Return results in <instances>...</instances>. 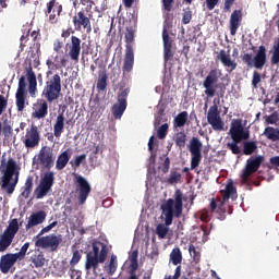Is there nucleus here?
Here are the masks:
<instances>
[{
  "label": "nucleus",
  "instance_id": "obj_1",
  "mask_svg": "<svg viewBox=\"0 0 279 279\" xmlns=\"http://www.w3.org/2000/svg\"><path fill=\"white\" fill-rule=\"evenodd\" d=\"M184 194L181 190H175L174 198H168L166 204L161 205L162 215L165 217V223H159L156 227V234L158 239H167L169 234V227L173 223V217L180 219L182 217V210Z\"/></svg>",
  "mask_w": 279,
  "mask_h": 279
},
{
  "label": "nucleus",
  "instance_id": "obj_2",
  "mask_svg": "<svg viewBox=\"0 0 279 279\" xmlns=\"http://www.w3.org/2000/svg\"><path fill=\"white\" fill-rule=\"evenodd\" d=\"M221 197L211 198L209 203L210 213L216 214V219H219V221H226V217L228 215H232L234 213V208H232V205H230L231 202L236 201L239 195L236 194V187H234V183L230 181L225 190L220 191Z\"/></svg>",
  "mask_w": 279,
  "mask_h": 279
},
{
  "label": "nucleus",
  "instance_id": "obj_3",
  "mask_svg": "<svg viewBox=\"0 0 279 279\" xmlns=\"http://www.w3.org/2000/svg\"><path fill=\"white\" fill-rule=\"evenodd\" d=\"M20 171L21 168H19L16 161L13 158H9L7 162V169L4 170V174L2 177L1 185V187L7 191L8 195H12V193H14L16 184H19Z\"/></svg>",
  "mask_w": 279,
  "mask_h": 279
},
{
  "label": "nucleus",
  "instance_id": "obj_4",
  "mask_svg": "<svg viewBox=\"0 0 279 279\" xmlns=\"http://www.w3.org/2000/svg\"><path fill=\"white\" fill-rule=\"evenodd\" d=\"M171 27H173V15L167 13L162 28L165 62L173 60V57L175 56V52L173 51V40L169 37V29H171Z\"/></svg>",
  "mask_w": 279,
  "mask_h": 279
},
{
  "label": "nucleus",
  "instance_id": "obj_5",
  "mask_svg": "<svg viewBox=\"0 0 279 279\" xmlns=\"http://www.w3.org/2000/svg\"><path fill=\"white\" fill-rule=\"evenodd\" d=\"M62 93V78L60 74H54L50 81L46 82V86L43 89V97L48 104H53V101L60 99V94Z\"/></svg>",
  "mask_w": 279,
  "mask_h": 279
},
{
  "label": "nucleus",
  "instance_id": "obj_6",
  "mask_svg": "<svg viewBox=\"0 0 279 279\" xmlns=\"http://www.w3.org/2000/svg\"><path fill=\"white\" fill-rule=\"evenodd\" d=\"M92 247L93 251L86 254V271H90V269H94V271H96L97 267H99V263H106V258H108V246L102 244L100 252L97 244L94 243Z\"/></svg>",
  "mask_w": 279,
  "mask_h": 279
},
{
  "label": "nucleus",
  "instance_id": "obj_7",
  "mask_svg": "<svg viewBox=\"0 0 279 279\" xmlns=\"http://www.w3.org/2000/svg\"><path fill=\"white\" fill-rule=\"evenodd\" d=\"M241 58L242 62H244L246 66H255L262 71L263 66L267 64V48H265V46H259L254 57L252 53H244L241 56Z\"/></svg>",
  "mask_w": 279,
  "mask_h": 279
},
{
  "label": "nucleus",
  "instance_id": "obj_8",
  "mask_svg": "<svg viewBox=\"0 0 279 279\" xmlns=\"http://www.w3.org/2000/svg\"><path fill=\"white\" fill-rule=\"evenodd\" d=\"M17 232L19 219L14 218L10 221L3 234L0 235V252H5L12 245Z\"/></svg>",
  "mask_w": 279,
  "mask_h": 279
},
{
  "label": "nucleus",
  "instance_id": "obj_9",
  "mask_svg": "<svg viewBox=\"0 0 279 279\" xmlns=\"http://www.w3.org/2000/svg\"><path fill=\"white\" fill-rule=\"evenodd\" d=\"M53 184H56V173L53 171L45 172L44 178L40 179L39 185L35 190L36 198L43 199V197H47Z\"/></svg>",
  "mask_w": 279,
  "mask_h": 279
},
{
  "label": "nucleus",
  "instance_id": "obj_10",
  "mask_svg": "<svg viewBox=\"0 0 279 279\" xmlns=\"http://www.w3.org/2000/svg\"><path fill=\"white\" fill-rule=\"evenodd\" d=\"M219 77H221V71L218 69H213L209 71L207 76L203 82V86L205 88V95L209 98L215 97L217 93V82H219Z\"/></svg>",
  "mask_w": 279,
  "mask_h": 279
},
{
  "label": "nucleus",
  "instance_id": "obj_11",
  "mask_svg": "<svg viewBox=\"0 0 279 279\" xmlns=\"http://www.w3.org/2000/svg\"><path fill=\"white\" fill-rule=\"evenodd\" d=\"M204 144L199 141L198 137H192L187 145L189 151L192 156L191 158V169H197L199 167V162H202V148Z\"/></svg>",
  "mask_w": 279,
  "mask_h": 279
},
{
  "label": "nucleus",
  "instance_id": "obj_12",
  "mask_svg": "<svg viewBox=\"0 0 279 279\" xmlns=\"http://www.w3.org/2000/svg\"><path fill=\"white\" fill-rule=\"evenodd\" d=\"M232 141H247L250 140V129L243 126V120L233 119L229 130Z\"/></svg>",
  "mask_w": 279,
  "mask_h": 279
},
{
  "label": "nucleus",
  "instance_id": "obj_13",
  "mask_svg": "<svg viewBox=\"0 0 279 279\" xmlns=\"http://www.w3.org/2000/svg\"><path fill=\"white\" fill-rule=\"evenodd\" d=\"M62 243V235H57L56 233H51L46 236L39 238L35 245L36 247H41L43 250H51V252H56L60 244Z\"/></svg>",
  "mask_w": 279,
  "mask_h": 279
},
{
  "label": "nucleus",
  "instance_id": "obj_14",
  "mask_svg": "<svg viewBox=\"0 0 279 279\" xmlns=\"http://www.w3.org/2000/svg\"><path fill=\"white\" fill-rule=\"evenodd\" d=\"M207 123L211 125L215 132H223V125H226V123H223V120L221 119V112L217 105L209 107L207 112Z\"/></svg>",
  "mask_w": 279,
  "mask_h": 279
},
{
  "label": "nucleus",
  "instance_id": "obj_15",
  "mask_svg": "<svg viewBox=\"0 0 279 279\" xmlns=\"http://www.w3.org/2000/svg\"><path fill=\"white\" fill-rule=\"evenodd\" d=\"M128 95H130V88H125L118 94V102L111 109L114 119H121L125 110H128Z\"/></svg>",
  "mask_w": 279,
  "mask_h": 279
},
{
  "label": "nucleus",
  "instance_id": "obj_16",
  "mask_svg": "<svg viewBox=\"0 0 279 279\" xmlns=\"http://www.w3.org/2000/svg\"><path fill=\"white\" fill-rule=\"evenodd\" d=\"M72 23L74 25L75 32H82V29H85L86 34H90V32H93L90 17L86 16V13H84V11H78L72 17Z\"/></svg>",
  "mask_w": 279,
  "mask_h": 279
},
{
  "label": "nucleus",
  "instance_id": "obj_17",
  "mask_svg": "<svg viewBox=\"0 0 279 279\" xmlns=\"http://www.w3.org/2000/svg\"><path fill=\"white\" fill-rule=\"evenodd\" d=\"M74 177H75V182L77 184L78 203L81 205H84L86 204V199H88V196L90 195V191H92L90 183H88V181L80 174L74 173Z\"/></svg>",
  "mask_w": 279,
  "mask_h": 279
},
{
  "label": "nucleus",
  "instance_id": "obj_18",
  "mask_svg": "<svg viewBox=\"0 0 279 279\" xmlns=\"http://www.w3.org/2000/svg\"><path fill=\"white\" fill-rule=\"evenodd\" d=\"M23 143L26 149H34L40 145V131L38 126L33 124L31 129L26 130Z\"/></svg>",
  "mask_w": 279,
  "mask_h": 279
},
{
  "label": "nucleus",
  "instance_id": "obj_19",
  "mask_svg": "<svg viewBox=\"0 0 279 279\" xmlns=\"http://www.w3.org/2000/svg\"><path fill=\"white\" fill-rule=\"evenodd\" d=\"M38 160L39 165L49 171V169L53 167V162H56V155H53V149H51L49 146L41 147L38 154Z\"/></svg>",
  "mask_w": 279,
  "mask_h": 279
},
{
  "label": "nucleus",
  "instance_id": "obj_20",
  "mask_svg": "<svg viewBox=\"0 0 279 279\" xmlns=\"http://www.w3.org/2000/svg\"><path fill=\"white\" fill-rule=\"evenodd\" d=\"M264 160L265 157L263 156H257L253 159H247L245 169L243 170L242 173V180H244V182H247V180H250V177L253 173H256L258 169H260V165H263Z\"/></svg>",
  "mask_w": 279,
  "mask_h": 279
},
{
  "label": "nucleus",
  "instance_id": "obj_21",
  "mask_svg": "<svg viewBox=\"0 0 279 279\" xmlns=\"http://www.w3.org/2000/svg\"><path fill=\"white\" fill-rule=\"evenodd\" d=\"M32 119H45L49 114V102L45 99H37L32 107Z\"/></svg>",
  "mask_w": 279,
  "mask_h": 279
},
{
  "label": "nucleus",
  "instance_id": "obj_22",
  "mask_svg": "<svg viewBox=\"0 0 279 279\" xmlns=\"http://www.w3.org/2000/svg\"><path fill=\"white\" fill-rule=\"evenodd\" d=\"M80 53H82V39L77 36L71 37V44L69 46V56L73 62H80Z\"/></svg>",
  "mask_w": 279,
  "mask_h": 279
},
{
  "label": "nucleus",
  "instance_id": "obj_23",
  "mask_svg": "<svg viewBox=\"0 0 279 279\" xmlns=\"http://www.w3.org/2000/svg\"><path fill=\"white\" fill-rule=\"evenodd\" d=\"M64 132V113H59L57 116L56 122L53 124V133L48 134L47 141L53 143L56 138H60Z\"/></svg>",
  "mask_w": 279,
  "mask_h": 279
},
{
  "label": "nucleus",
  "instance_id": "obj_24",
  "mask_svg": "<svg viewBox=\"0 0 279 279\" xmlns=\"http://www.w3.org/2000/svg\"><path fill=\"white\" fill-rule=\"evenodd\" d=\"M16 260H19V255L8 253L5 255H2L0 258V270L2 274H9L10 269L14 267L16 264Z\"/></svg>",
  "mask_w": 279,
  "mask_h": 279
},
{
  "label": "nucleus",
  "instance_id": "obj_25",
  "mask_svg": "<svg viewBox=\"0 0 279 279\" xmlns=\"http://www.w3.org/2000/svg\"><path fill=\"white\" fill-rule=\"evenodd\" d=\"M46 14H50L49 21H51V23H58L57 16H60V14H62V4H60L57 0H50L47 3Z\"/></svg>",
  "mask_w": 279,
  "mask_h": 279
},
{
  "label": "nucleus",
  "instance_id": "obj_26",
  "mask_svg": "<svg viewBox=\"0 0 279 279\" xmlns=\"http://www.w3.org/2000/svg\"><path fill=\"white\" fill-rule=\"evenodd\" d=\"M133 69H134V48L132 47V45H129L126 46L122 71L123 73H132Z\"/></svg>",
  "mask_w": 279,
  "mask_h": 279
},
{
  "label": "nucleus",
  "instance_id": "obj_27",
  "mask_svg": "<svg viewBox=\"0 0 279 279\" xmlns=\"http://www.w3.org/2000/svg\"><path fill=\"white\" fill-rule=\"evenodd\" d=\"M241 21H243V13L241 10H234L230 16V34L236 36L239 27H241Z\"/></svg>",
  "mask_w": 279,
  "mask_h": 279
},
{
  "label": "nucleus",
  "instance_id": "obj_28",
  "mask_svg": "<svg viewBox=\"0 0 279 279\" xmlns=\"http://www.w3.org/2000/svg\"><path fill=\"white\" fill-rule=\"evenodd\" d=\"M45 219H47V213H45V210H39L31 215L25 227L26 230H29L31 228H34L36 226H40V223H43Z\"/></svg>",
  "mask_w": 279,
  "mask_h": 279
},
{
  "label": "nucleus",
  "instance_id": "obj_29",
  "mask_svg": "<svg viewBox=\"0 0 279 279\" xmlns=\"http://www.w3.org/2000/svg\"><path fill=\"white\" fill-rule=\"evenodd\" d=\"M218 59L220 60L221 64L227 68L229 73H232V71L236 70V63L234 60H232L230 54L226 53V50H220Z\"/></svg>",
  "mask_w": 279,
  "mask_h": 279
},
{
  "label": "nucleus",
  "instance_id": "obj_30",
  "mask_svg": "<svg viewBox=\"0 0 279 279\" xmlns=\"http://www.w3.org/2000/svg\"><path fill=\"white\" fill-rule=\"evenodd\" d=\"M69 160H71V150L66 149L58 156L56 169L62 171L69 165Z\"/></svg>",
  "mask_w": 279,
  "mask_h": 279
},
{
  "label": "nucleus",
  "instance_id": "obj_31",
  "mask_svg": "<svg viewBox=\"0 0 279 279\" xmlns=\"http://www.w3.org/2000/svg\"><path fill=\"white\" fill-rule=\"evenodd\" d=\"M27 82H28V93L32 97L36 95L38 82L36 81V73L31 70H27L26 73Z\"/></svg>",
  "mask_w": 279,
  "mask_h": 279
},
{
  "label": "nucleus",
  "instance_id": "obj_32",
  "mask_svg": "<svg viewBox=\"0 0 279 279\" xmlns=\"http://www.w3.org/2000/svg\"><path fill=\"white\" fill-rule=\"evenodd\" d=\"M31 267L40 268L45 267V263H47V259H45V254H43V252H35L31 256Z\"/></svg>",
  "mask_w": 279,
  "mask_h": 279
},
{
  "label": "nucleus",
  "instance_id": "obj_33",
  "mask_svg": "<svg viewBox=\"0 0 279 279\" xmlns=\"http://www.w3.org/2000/svg\"><path fill=\"white\" fill-rule=\"evenodd\" d=\"M189 121V112L182 111L178 113V116L173 119V130H178V128H184L186 122Z\"/></svg>",
  "mask_w": 279,
  "mask_h": 279
},
{
  "label": "nucleus",
  "instance_id": "obj_34",
  "mask_svg": "<svg viewBox=\"0 0 279 279\" xmlns=\"http://www.w3.org/2000/svg\"><path fill=\"white\" fill-rule=\"evenodd\" d=\"M33 189H34V177L28 175L26 178L24 186L22 187V192H21L22 197H24V199H27L29 195H32Z\"/></svg>",
  "mask_w": 279,
  "mask_h": 279
},
{
  "label": "nucleus",
  "instance_id": "obj_35",
  "mask_svg": "<svg viewBox=\"0 0 279 279\" xmlns=\"http://www.w3.org/2000/svg\"><path fill=\"white\" fill-rule=\"evenodd\" d=\"M96 88L98 90H106V88H108V74L106 73V70L99 72V78Z\"/></svg>",
  "mask_w": 279,
  "mask_h": 279
},
{
  "label": "nucleus",
  "instance_id": "obj_36",
  "mask_svg": "<svg viewBox=\"0 0 279 279\" xmlns=\"http://www.w3.org/2000/svg\"><path fill=\"white\" fill-rule=\"evenodd\" d=\"M174 143L179 149H184L186 147V133L184 131H180L174 135Z\"/></svg>",
  "mask_w": 279,
  "mask_h": 279
},
{
  "label": "nucleus",
  "instance_id": "obj_37",
  "mask_svg": "<svg viewBox=\"0 0 279 279\" xmlns=\"http://www.w3.org/2000/svg\"><path fill=\"white\" fill-rule=\"evenodd\" d=\"M264 136H266V138H268V141H279V130L278 129H274L272 126H267L264 131Z\"/></svg>",
  "mask_w": 279,
  "mask_h": 279
},
{
  "label": "nucleus",
  "instance_id": "obj_38",
  "mask_svg": "<svg viewBox=\"0 0 279 279\" xmlns=\"http://www.w3.org/2000/svg\"><path fill=\"white\" fill-rule=\"evenodd\" d=\"M29 60H33L34 62H38V60H40V43L37 41L33 47H31Z\"/></svg>",
  "mask_w": 279,
  "mask_h": 279
},
{
  "label": "nucleus",
  "instance_id": "obj_39",
  "mask_svg": "<svg viewBox=\"0 0 279 279\" xmlns=\"http://www.w3.org/2000/svg\"><path fill=\"white\" fill-rule=\"evenodd\" d=\"M170 260L172 265H180L182 263V251L180 247H174L170 253Z\"/></svg>",
  "mask_w": 279,
  "mask_h": 279
},
{
  "label": "nucleus",
  "instance_id": "obj_40",
  "mask_svg": "<svg viewBox=\"0 0 279 279\" xmlns=\"http://www.w3.org/2000/svg\"><path fill=\"white\" fill-rule=\"evenodd\" d=\"M270 53H272L271 64H279V37L275 39V44L270 50Z\"/></svg>",
  "mask_w": 279,
  "mask_h": 279
},
{
  "label": "nucleus",
  "instance_id": "obj_41",
  "mask_svg": "<svg viewBox=\"0 0 279 279\" xmlns=\"http://www.w3.org/2000/svg\"><path fill=\"white\" fill-rule=\"evenodd\" d=\"M256 149H258L256 142H244V144H243L244 156H252V154H254V151H256Z\"/></svg>",
  "mask_w": 279,
  "mask_h": 279
},
{
  "label": "nucleus",
  "instance_id": "obj_42",
  "mask_svg": "<svg viewBox=\"0 0 279 279\" xmlns=\"http://www.w3.org/2000/svg\"><path fill=\"white\" fill-rule=\"evenodd\" d=\"M118 267H119V260L117 259V255L112 254L108 265L109 276H114Z\"/></svg>",
  "mask_w": 279,
  "mask_h": 279
},
{
  "label": "nucleus",
  "instance_id": "obj_43",
  "mask_svg": "<svg viewBox=\"0 0 279 279\" xmlns=\"http://www.w3.org/2000/svg\"><path fill=\"white\" fill-rule=\"evenodd\" d=\"M17 112L25 110V94H15Z\"/></svg>",
  "mask_w": 279,
  "mask_h": 279
},
{
  "label": "nucleus",
  "instance_id": "obj_44",
  "mask_svg": "<svg viewBox=\"0 0 279 279\" xmlns=\"http://www.w3.org/2000/svg\"><path fill=\"white\" fill-rule=\"evenodd\" d=\"M136 32L134 31V27L132 26H129L126 27V33L124 35V38H125V43H126V49H128V46L132 45V43H134V34Z\"/></svg>",
  "mask_w": 279,
  "mask_h": 279
},
{
  "label": "nucleus",
  "instance_id": "obj_45",
  "mask_svg": "<svg viewBox=\"0 0 279 279\" xmlns=\"http://www.w3.org/2000/svg\"><path fill=\"white\" fill-rule=\"evenodd\" d=\"M167 134H169V124L165 123L157 130V136L160 141L167 138Z\"/></svg>",
  "mask_w": 279,
  "mask_h": 279
},
{
  "label": "nucleus",
  "instance_id": "obj_46",
  "mask_svg": "<svg viewBox=\"0 0 279 279\" xmlns=\"http://www.w3.org/2000/svg\"><path fill=\"white\" fill-rule=\"evenodd\" d=\"M239 143H241V141H232V143L227 144L228 149H230V151L235 156L241 154V147H239Z\"/></svg>",
  "mask_w": 279,
  "mask_h": 279
},
{
  "label": "nucleus",
  "instance_id": "obj_47",
  "mask_svg": "<svg viewBox=\"0 0 279 279\" xmlns=\"http://www.w3.org/2000/svg\"><path fill=\"white\" fill-rule=\"evenodd\" d=\"M180 180H182V174H180V172L171 171L167 182L168 184H178Z\"/></svg>",
  "mask_w": 279,
  "mask_h": 279
},
{
  "label": "nucleus",
  "instance_id": "obj_48",
  "mask_svg": "<svg viewBox=\"0 0 279 279\" xmlns=\"http://www.w3.org/2000/svg\"><path fill=\"white\" fill-rule=\"evenodd\" d=\"M193 19V12L191 11V8H186L183 10V17L182 23L183 25H189Z\"/></svg>",
  "mask_w": 279,
  "mask_h": 279
},
{
  "label": "nucleus",
  "instance_id": "obj_49",
  "mask_svg": "<svg viewBox=\"0 0 279 279\" xmlns=\"http://www.w3.org/2000/svg\"><path fill=\"white\" fill-rule=\"evenodd\" d=\"M27 250H29V243H25L19 253H14L15 256H17L19 260H23V258H25V255L27 254Z\"/></svg>",
  "mask_w": 279,
  "mask_h": 279
},
{
  "label": "nucleus",
  "instance_id": "obj_50",
  "mask_svg": "<svg viewBox=\"0 0 279 279\" xmlns=\"http://www.w3.org/2000/svg\"><path fill=\"white\" fill-rule=\"evenodd\" d=\"M25 88H27V83L25 82V76H21L19 80V87L16 94L25 95Z\"/></svg>",
  "mask_w": 279,
  "mask_h": 279
},
{
  "label": "nucleus",
  "instance_id": "obj_51",
  "mask_svg": "<svg viewBox=\"0 0 279 279\" xmlns=\"http://www.w3.org/2000/svg\"><path fill=\"white\" fill-rule=\"evenodd\" d=\"M189 253H190V256L193 257L195 263H197L199 260L201 255H199V252L197 251V248H195V245H193V244L189 245Z\"/></svg>",
  "mask_w": 279,
  "mask_h": 279
},
{
  "label": "nucleus",
  "instance_id": "obj_52",
  "mask_svg": "<svg viewBox=\"0 0 279 279\" xmlns=\"http://www.w3.org/2000/svg\"><path fill=\"white\" fill-rule=\"evenodd\" d=\"M84 160H86V154L80 155L77 157H75L74 161H70V165H72V167H81L82 163L84 162Z\"/></svg>",
  "mask_w": 279,
  "mask_h": 279
},
{
  "label": "nucleus",
  "instance_id": "obj_53",
  "mask_svg": "<svg viewBox=\"0 0 279 279\" xmlns=\"http://www.w3.org/2000/svg\"><path fill=\"white\" fill-rule=\"evenodd\" d=\"M80 260H82V254L80 253V251H74L73 256L70 260L71 267H74L75 265H77V263H80Z\"/></svg>",
  "mask_w": 279,
  "mask_h": 279
},
{
  "label": "nucleus",
  "instance_id": "obj_54",
  "mask_svg": "<svg viewBox=\"0 0 279 279\" xmlns=\"http://www.w3.org/2000/svg\"><path fill=\"white\" fill-rule=\"evenodd\" d=\"M21 44H20V49L21 51H23V49H25V47H27V40H29V31H27L26 33H24L21 36Z\"/></svg>",
  "mask_w": 279,
  "mask_h": 279
},
{
  "label": "nucleus",
  "instance_id": "obj_55",
  "mask_svg": "<svg viewBox=\"0 0 279 279\" xmlns=\"http://www.w3.org/2000/svg\"><path fill=\"white\" fill-rule=\"evenodd\" d=\"M14 133V130L10 126V124H5L2 128V134L4 136V138H10L12 136V134Z\"/></svg>",
  "mask_w": 279,
  "mask_h": 279
},
{
  "label": "nucleus",
  "instance_id": "obj_56",
  "mask_svg": "<svg viewBox=\"0 0 279 279\" xmlns=\"http://www.w3.org/2000/svg\"><path fill=\"white\" fill-rule=\"evenodd\" d=\"M260 73L254 72L253 73V78H252V86L253 88H258V84H260Z\"/></svg>",
  "mask_w": 279,
  "mask_h": 279
},
{
  "label": "nucleus",
  "instance_id": "obj_57",
  "mask_svg": "<svg viewBox=\"0 0 279 279\" xmlns=\"http://www.w3.org/2000/svg\"><path fill=\"white\" fill-rule=\"evenodd\" d=\"M201 221H203L204 223H208L210 221V214L208 211V209H203L201 211V217H199Z\"/></svg>",
  "mask_w": 279,
  "mask_h": 279
},
{
  "label": "nucleus",
  "instance_id": "obj_58",
  "mask_svg": "<svg viewBox=\"0 0 279 279\" xmlns=\"http://www.w3.org/2000/svg\"><path fill=\"white\" fill-rule=\"evenodd\" d=\"M173 1L174 0H161L163 10H166V12H171L173 8Z\"/></svg>",
  "mask_w": 279,
  "mask_h": 279
},
{
  "label": "nucleus",
  "instance_id": "obj_59",
  "mask_svg": "<svg viewBox=\"0 0 279 279\" xmlns=\"http://www.w3.org/2000/svg\"><path fill=\"white\" fill-rule=\"evenodd\" d=\"M70 278L71 279H81L82 278V271L75 270L73 266L70 268Z\"/></svg>",
  "mask_w": 279,
  "mask_h": 279
},
{
  "label": "nucleus",
  "instance_id": "obj_60",
  "mask_svg": "<svg viewBox=\"0 0 279 279\" xmlns=\"http://www.w3.org/2000/svg\"><path fill=\"white\" fill-rule=\"evenodd\" d=\"M180 276H182V266L175 268L173 277L166 276L165 279H180Z\"/></svg>",
  "mask_w": 279,
  "mask_h": 279
},
{
  "label": "nucleus",
  "instance_id": "obj_61",
  "mask_svg": "<svg viewBox=\"0 0 279 279\" xmlns=\"http://www.w3.org/2000/svg\"><path fill=\"white\" fill-rule=\"evenodd\" d=\"M56 226H58V221L51 222L47 227L43 228L39 234H45V232H50V230H53V228H56Z\"/></svg>",
  "mask_w": 279,
  "mask_h": 279
},
{
  "label": "nucleus",
  "instance_id": "obj_62",
  "mask_svg": "<svg viewBox=\"0 0 279 279\" xmlns=\"http://www.w3.org/2000/svg\"><path fill=\"white\" fill-rule=\"evenodd\" d=\"M8 108V100H5V97L0 95V114H3V110Z\"/></svg>",
  "mask_w": 279,
  "mask_h": 279
},
{
  "label": "nucleus",
  "instance_id": "obj_63",
  "mask_svg": "<svg viewBox=\"0 0 279 279\" xmlns=\"http://www.w3.org/2000/svg\"><path fill=\"white\" fill-rule=\"evenodd\" d=\"M217 3H219V0H206V5L208 10H215Z\"/></svg>",
  "mask_w": 279,
  "mask_h": 279
},
{
  "label": "nucleus",
  "instance_id": "obj_64",
  "mask_svg": "<svg viewBox=\"0 0 279 279\" xmlns=\"http://www.w3.org/2000/svg\"><path fill=\"white\" fill-rule=\"evenodd\" d=\"M233 4H234V0H225L223 11L230 12V9L232 8Z\"/></svg>",
  "mask_w": 279,
  "mask_h": 279
}]
</instances>
